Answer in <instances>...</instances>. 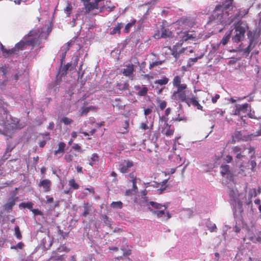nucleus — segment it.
Segmentation results:
<instances>
[{"label":"nucleus","mask_w":261,"mask_h":261,"mask_svg":"<svg viewBox=\"0 0 261 261\" xmlns=\"http://www.w3.org/2000/svg\"><path fill=\"white\" fill-rule=\"evenodd\" d=\"M4 102L0 101V134L6 137V139L13 137L16 130L21 129L24 125L20 123L15 118L10 116L11 121L8 119V111L3 107Z\"/></svg>","instance_id":"f257e3e1"},{"label":"nucleus","mask_w":261,"mask_h":261,"mask_svg":"<svg viewBox=\"0 0 261 261\" xmlns=\"http://www.w3.org/2000/svg\"><path fill=\"white\" fill-rule=\"evenodd\" d=\"M228 8V5H218L215 9L214 13L210 17V20L207 22V24H220L223 23V15L226 14L228 15V12L227 11V8Z\"/></svg>","instance_id":"f03ea898"},{"label":"nucleus","mask_w":261,"mask_h":261,"mask_svg":"<svg viewBox=\"0 0 261 261\" xmlns=\"http://www.w3.org/2000/svg\"><path fill=\"white\" fill-rule=\"evenodd\" d=\"M246 25L243 22L239 21L234 24V36L232 38V41L234 43L240 42L244 38L246 32Z\"/></svg>","instance_id":"7ed1b4c3"},{"label":"nucleus","mask_w":261,"mask_h":261,"mask_svg":"<svg viewBox=\"0 0 261 261\" xmlns=\"http://www.w3.org/2000/svg\"><path fill=\"white\" fill-rule=\"evenodd\" d=\"M187 86L176 88V90H174L171 95L172 99L181 102L186 101L188 98L187 97Z\"/></svg>","instance_id":"20e7f679"},{"label":"nucleus","mask_w":261,"mask_h":261,"mask_svg":"<svg viewBox=\"0 0 261 261\" xmlns=\"http://www.w3.org/2000/svg\"><path fill=\"white\" fill-rule=\"evenodd\" d=\"M229 1V11H233V16H231L232 17L231 20L232 21L234 20H240V19L243 16L247 14L245 10H241V9H237L236 6L233 5V0Z\"/></svg>","instance_id":"39448f33"},{"label":"nucleus","mask_w":261,"mask_h":261,"mask_svg":"<svg viewBox=\"0 0 261 261\" xmlns=\"http://www.w3.org/2000/svg\"><path fill=\"white\" fill-rule=\"evenodd\" d=\"M231 108L233 109L231 111V114L234 115H240L241 112L245 113L251 110V106L248 103H245L242 106L234 105L233 106H231Z\"/></svg>","instance_id":"423d86ee"},{"label":"nucleus","mask_w":261,"mask_h":261,"mask_svg":"<svg viewBox=\"0 0 261 261\" xmlns=\"http://www.w3.org/2000/svg\"><path fill=\"white\" fill-rule=\"evenodd\" d=\"M134 165L133 161L128 160H124L119 164V170L122 173L129 172L130 168Z\"/></svg>","instance_id":"0eeeda50"},{"label":"nucleus","mask_w":261,"mask_h":261,"mask_svg":"<svg viewBox=\"0 0 261 261\" xmlns=\"http://www.w3.org/2000/svg\"><path fill=\"white\" fill-rule=\"evenodd\" d=\"M154 36L157 37L158 38H172L173 37V32L170 31L168 28H166L163 25H161V35H160V32L158 30L157 33L154 34Z\"/></svg>","instance_id":"6e6552de"},{"label":"nucleus","mask_w":261,"mask_h":261,"mask_svg":"<svg viewBox=\"0 0 261 261\" xmlns=\"http://www.w3.org/2000/svg\"><path fill=\"white\" fill-rule=\"evenodd\" d=\"M252 140V135H243L241 132L237 130L232 136V141L234 143L237 141L242 140L244 141H248Z\"/></svg>","instance_id":"1a4fd4ad"},{"label":"nucleus","mask_w":261,"mask_h":261,"mask_svg":"<svg viewBox=\"0 0 261 261\" xmlns=\"http://www.w3.org/2000/svg\"><path fill=\"white\" fill-rule=\"evenodd\" d=\"M160 119L164 120L165 122V126L162 128V133L165 134L167 137L172 136L174 133V129L170 128L171 125L167 123L168 119L166 118L164 116H162L160 118Z\"/></svg>","instance_id":"9d476101"},{"label":"nucleus","mask_w":261,"mask_h":261,"mask_svg":"<svg viewBox=\"0 0 261 261\" xmlns=\"http://www.w3.org/2000/svg\"><path fill=\"white\" fill-rule=\"evenodd\" d=\"M27 45V40L24 37L23 40H20L15 44L14 47L12 48L11 51L12 53H14V54H17V51L23 50Z\"/></svg>","instance_id":"9b49d317"},{"label":"nucleus","mask_w":261,"mask_h":261,"mask_svg":"<svg viewBox=\"0 0 261 261\" xmlns=\"http://www.w3.org/2000/svg\"><path fill=\"white\" fill-rule=\"evenodd\" d=\"M220 173L223 178L222 179V183L227 184L228 179V166L227 165H222L220 167Z\"/></svg>","instance_id":"f8f14e48"},{"label":"nucleus","mask_w":261,"mask_h":261,"mask_svg":"<svg viewBox=\"0 0 261 261\" xmlns=\"http://www.w3.org/2000/svg\"><path fill=\"white\" fill-rule=\"evenodd\" d=\"M180 40L179 42L181 44H182L184 42H186L190 39H194L195 37L192 34H190L188 32H180L178 34Z\"/></svg>","instance_id":"ddd939ff"},{"label":"nucleus","mask_w":261,"mask_h":261,"mask_svg":"<svg viewBox=\"0 0 261 261\" xmlns=\"http://www.w3.org/2000/svg\"><path fill=\"white\" fill-rule=\"evenodd\" d=\"M51 181L48 179H45L41 180L38 186L39 187H42L43 188V191L45 193L48 192L50 191L51 189Z\"/></svg>","instance_id":"4468645a"},{"label":"nucleus","mask_w":261,"mask_h":261,"mask_svg":"<svg viewBox=\"0 0 261 261\" xmlns=\"http://www.w3.org/2000/svg\"><path fill=\"white\" fill-rule=\"evenodd\" d=\"M185 102H186L189 106L192 105L194 107H196L197 109L202 111V106L199 104L195 97H193L191 98H188L186 101Z\"/></svg>","instance_id":"2eb2a0df"},{"label":"nucleus","mask_w":261,"mask_h":261,"mask_svg":"<svg viewBox=\"0 0 261 261\" xmlns=\"http://www.w3.org/2000/svg\"><path fill=\"white\" fill-rule=\"evenodd\" d=\"M135 71L134 65L132 64H129L126 65V68H124L122 71V73L126 76H133V72Z\"/></svg>","instance_id":"dca6fc26"},{"label":"nucleus","mask_w":261,"mask_h":261,"mask_svg":"<svg viewBox=\"0 0 261 261\" xmlns=\"http://www.w3.org/2000/svg\"><path fill=\"white\" fill-rule=\"evenodd\" d=\"M24 39H26L28 45L32 46V49L36 45H39L41 43L40 38L39 37H34L31 39L27 38V36H24Z\"/></svg>","instance_id":"f3484780"},{"label":"nucleus","mask_w":261,"mask_h":261,"mask_svg":"<svg viewBox=\"0 0 261 261\" xmlns=\"http://www.w3.org/2000/svg\"><path fill=\"white\" fill-rule=\"evenodd\" d=\"M78 60L79 59L76 58L74 61L73 63H68L66 65H64L61 70L62 74H66L68 70L70 69L71 70L72 68H75L77 65Z\"/></svg>","instance_id":"a211bd4d"},{"label":"nucleus","mask_w":261,"mask_h":261,"mask_svg":"<svg viewBox=\"0 0 261 261\" xmlns=\"http://www.w3.org/2000/svg\"><path fill=\"white\" fill-rule=\"evenodd\" d=\"M232 153L235 155V158L238 159H242L245 156L242 154L243 149L238 146H235L232 148Z\"/></svg>","instance_id":"6ab92c4d"},{"label":"nucleus","mask_w":261,"mask_h":261,"mask_svg":"<svg viewBox=\"0 0 261 261\" xmlns=\"http://www.w3.org/2000/svg\"><path fill=\"white\" fill-rule=\"evenodd\" d=\"M84 5L85 9V12L87 13H89L95 9H97L98 8V4L94 3V2H88L86 4H85Z\"/></svg>","instance_id":"aec40b11"},{"label":"nucleus","mask_w":261,"mask_h":261,"mask_svg":"<svg viewBox=\"0 0 261 261\" xmlns=\"http://www.w3.org/2000/svg\"><path fill=\"white\" fill-rule=\"evenodd\" d=\"M18 197H11L9 200L4 205V209L9 212L12 209V207L15 204V202Z\"/></svg>","instance_id":"412c9836"},{"label":"nucleus","mask_w":261,"mask_h":261,"mask_svg":"<svg viewBox=\"0 0 261 261\" xmlns=\"http://www.w3.org/2000/svg\"><path fill=\"white\" fill-rule=\"evenodd\" d=\"M163 209L162 208L161 210H153L152 208L148 207V210L157 217L161 218L165 215V210L167 209V207L165 206L163 207Z\"/></svg>","instance_id":"4be33fe9"},{"label":"nucleus","mask_w":261,"mask_h":261,"mask_svg":"<svg viewBox=\"0 0 261 261\" xmlns=\"http://www.w3.org/2000/svg\"><path fill=\"white\" fill-rule=\"evenodd\" d=\"M83 207L84 208V212L82 215L86 217L92 211V205L88 202H84L83 203Z\"/></svg>","instance_id":"5701e85b"},{"label":"nucleus","mask_w":261,"mask_h":261,"mask_svg":"<svg viewBox=\"0 0 261 261\" xmlns=\"http://www.w3.org/2000/svg\"><path fill=\"white\" fill-rule=\"evenodd\" d=\"M42 33V31L40 29L37 28L31 30L26 36L27 38L30 37H37L40 38Z\"/></svg>","instance_id":"b1692460"},{"label":"nucleus","mask_w":261,"mask_h":261,"mask_svg":"<svg viewBox=\"0 0 261 261\" xmlns=\"http://www.w3.org/2000/svg\"><path fill=\"white\" fill-rule=\"evenodd\" d=\"M65 147L66 144L63 142H60L58 144V149L54 151V154L57 155L59 154H60V156H62L65 152Z\"/></svg>","instance_id":"393cba45"},{"label":"nucleus","mask_w":261,"mask_h":261,"mask_svg":"<svg viewBox=\"0 0 261 261\" xmlns=\"http://www.w3.org/2000/svg\"><path fill=\"white\" fill-rule=\"evenodd\" d=\"M67 256L66 255L63 254L57 257H51L49 259L53 260V261H66ZM70 258L71 261H76L75 256L74 255H72Z\"/></svg>","instance_id":"a878e982"},{"label":"nucleus","mask_w":261,"mask_h":261,"mask_svg":"<svg viewBox=\"0 0 261 261\" xmlns=\"http://www.w3.org/2000/svg\"><path fill=\"white\" fill-rule=\"evenodd\" d=\"M181 78L178 75H176L172 81L173 87L178 88L183 86H187L186 84H181Z\"/></svg>","instance_id":"bb28decb"},{"label":"nucleus","mask_w":261,"mask_h":261,"mask_svg":"<svg viewBox=\"0 0 261 261\" xmlns=\"http://www.w3.org/2000/svg\"><path fill=\"white\" fill-rule=\"evenodd\" d=\"M77 154L70 150L67 152L64 156V159L66 162H71L74 160V158L76 157Z\"/></svg>","instance_id":"cd10ccee"},{"label":"nucleus","mask_w":261,"mask_h":261,"mask_svg":"<svg viewBox=\"0 0 261 261\" xmlns=\"http://www.w3.org/2000/svg\"><path fill=\"white\" fill-rule=\"evenodd\" d=\"M123 27V24L122 22L118 23L117 25L114 27L113 30L110 32V35H114L116 34H118L120 35L121 33V29Z\"/></svg>","instance_id":"c85d7f7f"},{"label":"nucleus","mask_w":261,"mask_h":261,"mask_svg":"<svg viewBox=\"0 0 261 261\" xmlns=\"http://www.w3.org/2000/svg\"><path fill=\"white\" fill-rule=\"evenodd\" d=\"M135 88L136 90H139L138 95L140 96H145L148 91V89L146 87H143L141 88L140 86H137L135 87Z\"/></svg>","instance_id":"c756f323"},{"label":"nucleus","mask_w":261,"mask_h":261,"mask_svg":"<svg viewBox=\"0 0 261 261\" xmlns=\"http://www.w3.org/2000/svg\"><path fill=\"white\" fill-rule=\"evenodd\" d=\"M68 185L71 189L76 190L79 188V185L75 182L74 178H72L69 180Z\"/></svg>","instance_id":"7c9ffc66"},{"label":"nucleus","mask_w":261,"mask_h":261,"mask_svg":"<svg viewBox=\"0 0 261 261\" xmlns=\"http://www.w3.org/2000/svg\"><path fill=\"white\" fill-rule=\"evenodd\" d=\"M12 149V147H10L9 146H7L5 152L2 158L3 160L5 161L9 158V157L10 156V153L11 152Z\"/></svg>","instance_id":"2f4dec72"},{"label":"nucleus","mask_w":261,"mask_h":261,"mask_svg":"<svg viewBox=\"0 0 261 261\" xmlns=\"http://www.w3.org/2000/svg\"><path fill=\"white\" fill-rule=\"evenodd\" d=\"M169 82V79L167 77H163L162 79L156 80L154 82L155 84H158L160 85H165L168 84Z\"/></svg>","instance_id":"473e14b6"},{"label":"nucleus","mask_w":261,"mask_h":261,"mask_svg":"<svg viewBox=\"0 0 261 261\" xmlns=\"http://www.w3.org/2000/svg\"><path fill=\"white\" fill-rule=\"evenodd\" d=\"M148 204L152 206L153 208L154 209L158 210H161L162 208H163L164 206L165 205H163L159 203H157L156 202L153 201H150L148 202Z\"/></svg>","instance_id":"72a5a7b5"},{"label":"nucleus","mask_w":261,"mask_h":261,"mask_svg":"<svg viewBox=\"0 0 261 261\" xmlns=\"http://www.w3.org/2000/svg\"><path fill=\"white\" fill-rule=\"evenodd\" d=\"M168 179H165L162 181L161 187L158 191H159V194H161L164 191H165L168 187L167 182Z\"/></svg>","instance_id":"f704fd0d"},{"label":"nucleus","mask_w":261,"mask_h":261,"mask_svg":"<svg viewBox=\"0 0 261 261\" xmlns=\"http://www.w3.org/2000/svg\"><path fill=\"white\" fill-rule=\"evenodd\" d=\"M250 42L249 45L246 48L244 49L243 50V53L246 56H248L249 55V54L250 52L251 48H252L254 46V45L252 47H251L252 44L253 42V39H250Z\"/></svg>","instance_id":"c9c22d12"},{"label":"nucleus","mask_w":261,"mask_h":261,"mask_svg":"<svg viewBox=\"0 0 261 261\" xmlns=\"http://www.w3.org/2000/svg\"><path fill=\"white\" fill-rule=\"evenodd\" d=\"M60 121L65 125H70L73 122L72 119L65 116L62 118Z\"/></svg>","instance_id":"e433bc0d"},{"label":"nucleus","mask_w":261,"mask_h":261,"mask_svg":"<svg viewBox=\"0 0 261 261\" xmlns=\"http://www.w3.org/2000/svg\"><path fill=\"white\" fill-rule=\"evenodd\" d=\"M136 20L135 19H134L131 22H129V23H127L125 26V28H124V32L126 33H128L129 32V30H130V28L134 25H135V24L136 23Z\"/></svg>","instance_id":"4c0bfd02"},{"label":"nucleus","mask_w":261,"mask_h":261,"mask_svg":"<svg viewBox=\"0 0 261 261\" xmlns=\"http://www.w3.org/2000/svg\"><path fill=\"white\" fill-rule=\"evenodd\" d=\"M123 204L120 201L112 202L111 203V206L114 208H121Z\"/></svg>","instance_id":"58836bf2"},{"label":"nucleus","mask_w":261,"mask_h":261,"mask_svg":"<svg viewBox=\"0 0 261 261\" xmlns=\"http://www.w3.org/2000/svg\"><path fill=\"white\" fill-rule=\"evenodd\" d=\"M98 155L96 153H93L91 158V162L89 163V165L92 166L98 160Z\"/></svg>","instance_id":"ea45409f"},{"label":"nucleus","mask_w":261,"mask_h":261,"mask_svg":"<svg viewBox=\"0 0 261 261\" xmlns=\"http://www.w3.org/2000/svg\"><path fill=\"white\" fill-rule=\"evenodd\" d=\"M89 112L88 107H82L80 109V115L81 116L87 115Z\"/></svg>","instance_id":"a19ab883"},{"label":"nucleus","mask_w":261,"mask_h":261,"mask_svg":"<svg viewBox=\"0 0 261 261\" xmlns=\"http://www.w3.org/2000/svg\"><path fill=\"white\" fill-rule=\"evenodd\" d=\"M72 9V7L71 4L69 2H68L66 7L64 9V11L67 14L68 16L70 15Z\"/></svg>","instance_id":"79ce46f5"},{"label":"nucleus","mask_w":261,"mask_h":261,"mask_svg":"<svg viewBox=\"0 0 261 261\" xmlns=\"http://www.w3.org/2000/svg\"><path fill=\"white\" fill-rule=\"evenodd\" d=\"M220 153L221 154L216 155V159L217 161L222 160H225L227 163H228V155H226L225 158H223V156H224V155L223 154L222 151H220Z\"/></svg>","instance_id":"37998d69"},{"label":"nucleus","mask_w":261,"mask_h":261,"mask_svg":"<svg viewBox=\"0 0 261 261\" xmlns=\"http://www.w3.org/2000/svg\"><path fill=\"white\" fill-rule=\"evenodd\" d=\"M14 231H15V235L16 237L18 240L21 239L22 235H21V233L20 232V229H19V227L18 226H15V227L14 228Z\"/></svg>","instance_id":"c03bdc74"},{"label":"nucleus","mask_w":261,"mask_h":261,"mask_svg":"<svg viewBox=\"0 0 261 261\" xmlns=\"http://www.w3.org/2000/svg\"><path fill=\"white\" fill-rule=\"evenodd\" d=\"M260 194V192H257L256 189H251L249 192V196L250 198L252 197H255Z\"/></svg>","instance_id":"a18cd8bd"},{"label":"nucleus","mask_w":261,"mask_h":261,"mask_svg":"<svg viewBox=\"0 0 261 261\" xmlns=\"http://www.w3.org/2000/svg\"><path fill=\"white\" fill-rule=\"evenodd\" d=\"M33 204L31 202H28L27 203H21L20 204L19 206L22 207L23 208H28L29 209H31L33 207Z\"/></svg>","instance_id":"49530a36"},{"label":"nucleus","mask_w":261,"mask_h":261,"mask_svg":"<svg viewBox=\"0 0 261 261\" xmlns=\"http://www.w3.org/2000/svg\"><path fill=\"white\" fill-rule=\"evenodd\" d=\"M23 247H24V244L22 242H20L18 243L16 245L11 246L10 248L11 249H15V250H17L18 249H22Z\"/></svg>","instance_id":"de8ad7c7"},{"label":"nucleus","mask_w":261,"mask_h":261,"mask_svg":"<svg viewBox=\"0 0 261 261\" xmlns=\"http://www.w3.org/2000/svg\"><path fill=\"white\" fill-rule=\"evenodd\" d=\"M1 49V51L3 52V54H7L8 55H12V54H14V53H12L11 51V50H12V48L10 49H7L3 45H2Z\"/></svg>","instance_id":"09e8293b"},{"label":"nucleus","mask_w":261,"mask_h":261,"mask_svg":"<svg viewBox=\"0 0 261 261\" xmlns=\"http://www.w3.org/2000/svg\"><path fill=\"white\" fill-rule=\"evenodd\" d=\"M8 72L7 67L5 65L0 66V72L3 74V76L5 78L6 74Z\"/></svg>","instance_id":"8fccbe9b"},{"label":"nucleus","mask_w":261,"mask_h":261,"mask_svg":"<svg viewBox=\"0 0 261 261\" xmlns=\"http://www.w3.org/2000/svg\"><path fill=\"white\" fill-rule=\"evenodd\" d=\"M153 109V106H151L150 107H149L146 109H145L144 110V115L145 116H147V115L150 114L152 112Z\"/></svg>","instance_id":"3c124183"},{"label":"nucleus","mask_w":261,"mask_h":261,"mask_svg":"<svg viewBox=\"0 0 261 261\" xmlns=\"http://www.w3.org/2000/svg\"><path fill=\"white\" fill-rule=\"evenodd\" d=\"M162 61H159L156 62H154L150 64L149 65V69H151L153 68L154 66L162 65L163 64Z\"/></svg>","instance_id":"603ef678"},{"label":"nucleus","mask_w":261,"mask_h":261,"mask_svg":"<svg viewBox=\"0 0 261 261\" xmlns=\"http://www.w3.org/2000/svg\"><path fill=\"white\" fill-rule=\"evenodd\" d=\"M167 106V102L164 100H160L159 107L161 110H163Z\"/></svg>","instance_id":"864d4df0"},{"label":"nucleus","mask_w":261,"mask_h":261,"mask_svg":"<svg viewBox=\"0 0 261 261\" xmlns=\"http://www.w3.org/2000/svg\"><path fill=\"white\" fill-rule=\"evenodd\" d=\"M128 176L130 178V181L133 182L137 181V177L134 172L129 173Z\"/></svg>","instance_id":"5fc2aeb1"},{"label":"nucleus","mask_w":261,"mask_h":261,"mask_svg":"<svg viewBox=\"0 0 261 261\" xmlns=\"http://www.w3.org/2000/svg\"><path fill=\"white\" fill-rule=\"evenodd\" d=\"M228 41V34H226L225 36L222 38L221 41V43L223 45H226Z\"/></svg>","instance_id":"6e6d98bb"},{"label":"nucleus","mask_w":261,"mask_h":261,"mask_svg":"<svg viewBox=\"0 0 261 261\" xmlns=\"http://www.w3.org/2000/svg\"><path fill=\"white\" fill-rule=\"evenodd\" d=\"M58 233L60 235L63 239H65L66 237L68 236V232H65L61 229H59Z\"/></svg>","instance_id":"4d7b16f0"},{"label":"nucleus","mask_w":261,"mask_h":261,"mask_svg":"<svg viewBox=\"0 0 261 261\" xmlns=\"http://www.w3.org/2000/svg\"><path fill=\"white\" fill-rule=\"evenodd\" d=\"M72 148L75 150H77L79 152H83V150L82 149V148L78 144H74Z\"/></svg>","instance_id":"13d9d810"},{"label":"nucleus","mask_w":261,"mask_h":261,"mask_svg":"<svg viewBox=\"0 0 261 261\" xmlns=\"http://www.w3.org/2000/svg\"><path fill=\"white\" fill-rule=\"evenodd\" d=\"M84 71L82 72V73H81V74H80V72H78V81H80V80H81V81L80 82H81V85H84L85 83V81H82V77L83 76V75H84Z\"/></svg>","instance_id":"bf43d9fd"},{"label":"nucleus","mask_w":261,"mask_h":261,"mask_svg":"<svg viewBox=\"0 0 261 261\" xmlns=\"http://www.w3.org/2000/svg\"><path fill=\"white\" fill-rule=\"evenodd\" d=\"M248 116L249 118H252V119H261V117H257L254 115V112L253 113L251 112V111L249 112V113L248 114Z\"/></svg>","instance_id":"052dcab7"},{"label":"nucleus","mask_w":261,"mask_h":261,"mask_svg":"<svg viewBox=\"0 0 261 261\" xmlns=\"http://www.w3.org/2000/svg\"><path fill=\"white\" fill-rule=\"evenodd\" d=\"M102 219L104 221V222L108 225H110V221L109 220V217L104 215L102 216Z\"/></svg>","instance_id":"680f3d73"},{"label":"nucleus","mask_w":261,"mask_h":261,"mask_svg":"<svg viewBox=\"0 0 261 261\" xmlns=\"http://www.w3.org/2000/svg\"><path fill=\"white\" fill-rule=\"evenodd\" d=\"M140 128H141L142 130H145L146 129H148L149 128V127L145 123H141L140 125Z\"/></svg>","instance_id":"e2e57ef3"},{"label":"nucleus","mask_w":261,"mask_h":261,"mask_svg":"<svg viewBox=\"0 0 261 261\" xmlns=\"http://www.w3.org/2000/svg\"><path fill=\"white\" fill-rule=\"evenodd\" d=\"M133 188L132 190L133 191L134 193H136L138 192V188L137 186V181L132 182Z\"/></svg>","instance_id":"0e129e2a"},{"label":"nucleus","mask_w":261,"mask_h":261,"mask_svg":"<svg viewBox=\"0 0 261 261\" xmlns=\"http://www.w3.org/2000/svg\"><path fill=\"white\" fill-rule=\"evenodd\" d=\"M123 251V256H129L132 254V250L130 249H122Z\"/></svg>","instance_id":"69168bd1"},{"label":"nucleus","mask_w":261,"mask_h":261,"mask_svg":"<svg viewBox=\"0 0 261 261\" xmlns=\"http://www.w3.org/2000/svg\"><path fill=\"white\" fill-rule=\"evenodd\" d=\"M129 127V122H128V120H126L124 122V128L125 129V130L123 132V133H127L128 132V128Z\"/></svg>","instance_id":"338daca9"},{"label":"nucleus","mask_w":261,"mask_h":261,"mask_svg":"<svg viewBox=\"0 0 261 261\" xmlns=\"http://www.w3.org/2000/svg\"><path fill=\"white\" fill-rule=\"evenodd\" d=\"M32 212L35 215H41L42 212L38 210V209H32L31 210Z\"/></svg>","instance_id":"774afa93"}]
</instances>
